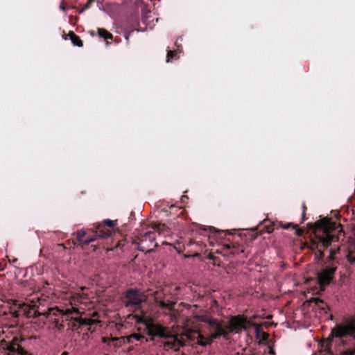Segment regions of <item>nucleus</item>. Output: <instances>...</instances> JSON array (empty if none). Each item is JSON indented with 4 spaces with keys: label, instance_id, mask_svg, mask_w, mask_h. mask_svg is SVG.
<instances>
[{
    "label": "nucleus",
    "instance_id": "obj_1",
    "mask_svg": "<svg viewBox=\"0 0 355 355\" xmlns=\"http://www.w3.org/2000/svg\"><path fill=\"white\" fill-rule=\"evenodd\" d=\"M204 318L203 320L210 327L211 333L209 337H205L197 331L178 334L173 327L171 329L160 324L155 323L145 315H141L139 321L145 324L150 336L162 339V344L164 349L178 351L180 347L186 345L188 340L196 341L198 345L205 347L210 344L213 339L222 334V327L220 323L207 316Z\"/></svg>",
    "mask_w": 355,
    "mask_h": 355
},
{
    "label": "nucleus",
    "instance_id": "obj_2",
    "mask_svg": "<svg viewBox=\"0 0 355 355\" xmlns=\"http://www.w3.org/2000/svg\"><path fill=\"white\" fill-rule=\"evenodd\" d=\"M87 290L86 287H81L78 292L70 294L69 304L71 309L67 308L64 311L58 308H51L44 315H46L48 320L55 324V327L58 329H61L62 327L60 320L61 322L66 320L69 321L68 325L72 330L85 328L88 331H93L92 327L98 322L97 320L70 316L73 312L81 313L83 311V308H78L76 306L78 303L86 304L89 301V297L87 293Z\"/></svg>",
    "mask_w": 355,
    "mask_h": 355
},
{
    "label": "nucleus",
    "instance_id": "obj_3",
    "mask_svg": "<svg viewBox=\"0 0 355 355\" xmlns=\"http://www.w3.org/2000/svg\"><path fill=\"white\" fill-rule=\"evenodd\" d=\"M44 298L35 295L27 300V302L25 303L14 302L13 306L12 307L13 315L15 317H18L21 313L28 318H35L40 315L39 311L35 309L44 305Z\"/></svg>",
    "mask_w": 355,
    "mask_h": 355
},
{
    "label": "nucleus",
    "instance_id": "obj_4",
    "mask_svg": "<svg viewBox=\"0 0 355 355\" xmlns=\"http://www.w3.org/2000/svg\"><path fill=\"white\" fill-rule=\"evenodd\" d=\"M249 326L246 320L240 315L230 317L227 321L223 320V339L228 333L239 334L242 330L248 331Z\"/></svg>",
    "mask_w": 355,
    "mask_h": 355
},
{
    "label": "nucleus",
    "instance_id": "obj_5",
    "mask_svg": "<svg viewBox=\"0 0 355 355\" xmlns=\"http://www.w3.org/2000/svg\"><path fill=\"white\" fill-rule=\"evenodd\" d=\"M146 299L147 297L144 293L131 289L126 292L123 303L125 307L135 311L141 307V304L146 302Z\"/></svg>",
    "mask_w": 355,
    "mask_h": 355
},
{
    "label": "nucleus",
    "instance_id": "obj_6",
    "mask_svg": "<svg viewBox=\"0 0 355 355\" xmlns=\"http://www.w3.org/2000/svg\"><path fill=\"white\" fill-rule=\"evenodd\" d=\"M165 229L164 225H158L154 227V231H147L145 232L140 239L139 243V249L141 251L146 250H150L152 248L155 247L157 243H155V234L157 232L161 234L162 231Z\"/></svg>",
    "mask_w": 355,
    "mask_h": 355
},
{
    "label": "nucleus",
    "instance_id": "obj_7",
    "mask_svg": "<svg viewBox=\"0 0 355 355\" xmlns=\"http://www.w3.org/2000/svg\"><path fill=\"white\" fill-rule=\"evenodd\" d=\"M335 271L336 268L329 266L318 274V280L320 286H327L330 283Z\"/></svg>",
    "mask_w": 355,
    "mask_h": 355
},
{
    "label": "nucleus",
    "instance_id": "obj_8",
    "mask_svg": "<svg viewBox=\"0 0 355 355\" xmlns=\"http://www.w3.org/2000/svg\"><path fill=\"white\" fill-rule=\"evenodd\" d=\"M203 232H205V235L208 236V239L209 240V243L211 245H214V242L217 244L220 245V231L216 230L213 227H208L207 228H204Z\"/></svg>",
    "mask_w": 355,
    "mask_h": 355
},
{
    "label": "nucleus",
    "instance_id": "obj_9",
    "mask_svg": "<svg viewBox=\"0 0 355 355\" xmlns=\"http://www.w3.org/2000/svg\"><path fill=\"white\" fill-rule=\"evenodd\" d=\"M317 237L324 248H327L331 243L338 241V237L330 234L326 229L323 231L322 236Z\"/></svg>",
    "mask_w": 355,
    "mask_h": 355
},
{
    "label": "nucleus",
    "instance_id": "obj_10",
    "mask_svg": "<svg viewBox=\"0 0 355 355\" xmlns=\"http://www.w3.org/2000/svg\"><path fill=\"white\" fill-rule=\"evenodd\" d=\"M132 338H135V340H140L141 338H142V336H141L140 335H138V334H132L130 336V338H107V337H103L102 338L103 340V342L104 343H108L110 344V342H114V341H117L119 342V343H116L117 345H121L122 343H125V340H128V341H130V339Z\"/></svg>",
    "mask_w": 355,
    "mask_h": 355
},
{
    "label": "nucleus",
    "instance_id": "obj_11",
    "mask_svg": "<svg viewBox=\"0 0 355 355\" xmlns=\"http://www.w3.org/2000/svg\"><path fill=\"white\" fill-rule=\"evenodd\" d=\"M155 302L159 304V306L162 309L165 310L171 311L173 306V303L171 302H166L165 301L161 300V297L159 296V293L158 291H156L155 293Z\"/></svg>",
    "mask_w": 355,
    "mask_h": 355
},
{
    "label": "nucleus",
    "instance_id": "obj_12",
    "mask_svg": "<svg viewBox=\"0 0 355 355\" xmlns=\"http://www.w3.org/2000/svg\"><path fill=\"white\" fill-rule=\"evenodd\" d=\"M142 22L146 24L147 26V27H148L149 28H152L153 27V26L155 25L154 24V19H153L152 20L150 19L151 18V13L150 11H143V13H142Z\"/></svg>",
    "mask_w": 355,
    "mask_h": 355
},
{
    "label": "nucleus",
    "instance_id": "obj_13",
    "mask_svg": "<svg viewBox=\"0 0 355 355\" xmlns=\"http://www.w3.org/2000/svg\"><path fill=\"white\" fill-rule=\"evenodd\" d=\"M179 40H181V41H182V38H180V39H178V40L175 42V45H176V46H177V47H178V50H177V51H169L168 52V54H167V59H166V62H169L171 61V59H172L173 58L176 57L177 53H178V52H180V51H181V50L179 49V48H180V46H179V44H178V42H179Z\"/></svg>",
    "mask_w": 355,
    "mask_h": 355
},
{
    "label": "nucleus",
    "instance_id": "obj_14",
    "mask_svg": "<svg viewBox=\"0 0 355 355\" xmlns=\"http://www.w3.org/2000/svg\"><path fill=\"white\" fill-rule=\"evenodd\" d=\"M69 36L70 37V39L74 46H83V42L80 40V39L79 38V37H78L76 35H75L73 32H70L69 33Z\"/></svg>",
    "mask_w": 355,
    "mask_h": 355
},
{
    "label": "nucleus",
    "instance_id": "obj_15",
    "mask_svg": "<svg viewBox=\"0 0 355 355\" xmlns=\"http://www.w3.org/2000/svg\"><path fill=\"white\" fill-rule=\"evenodd\" d=\"M98 33L101 37H103L105 40L112 39V35L103 28H98Z\"/></svg>",
    "mask_w": 355,
    "mask_h": 355
},
{
    "label": "nucleus",
    "instance_id": "obj_16",
    "mask_svg": "<svg viewBox=\"0 0 355 355\" xmlns=\"http://www.w3.org/2000/svg\"><path fill=\"white\" fill-rule=\"evenodd\" d=\"M313 301L316 306H318L319 309L322 310L324 313H327L326 307L327 304L320 299L319 298H314Z\"/></svg>",
    "mask_w": 355,
    "mask_h": 355
},
{
    "label": "nucleus",
    "instance_id": "obj_17",
    "mask_svg": "<svg viewBox=\"0 0 355 355\" xmlns=\"http://www.w3.org/2000/svg\"><path fill=\"white\" fill-rule=\"evenodd\" d=\"M110 235V233L109 231H99L96 232V236L101 237V238H107Z\"/></svg>",
    "mask_w": 355,
    "mask_h": 355
},
{
    "label": "nucleus",
    "instance_id": "obj_18",
    "mask_svg": "<svg viewBox=\"0 0 355 355\" xmlns=\"http://www.w3.org/2000/svg\"><path fill=\"white\" fill-rule=\"evenodd\" d=\"M210 259L213 260V264L220 266V259L219 257H216L211 253L210 254Z\"/></svg>",
    "mask_w": 355,
    "mask_h": 355
},
{
    "label": "nucleus",
    "instance_id": "obj_19",
    "mask_svg": "<svg viewBox=\"0 0 355 355\" xmlns=\"http://www.w3.org/2000/svg\"><path fill=\"white\" fill-rule=\"evenodd\" d=\"M347 261L349 262L350 264H353L355 263V254H353L352 253H349L347 255Z\"/></svg>",
    "mask_w": 355,
    "mask_h": 355
},
{
    "label": "nucleus",
    "instance_id": "obj_20",
    "mask_svg": "<svg viewBox=\"0 0 355 355\" xmlns=\"http://www.w3.org/2000/svg\"><path fill=\"white\" fill-rule=\"evenodd\" d=\"M85 231H83V230L78 231L77 232V239H78V240L79 241H83V242L84 241H83V239L85 236Z\"/></svg>",
    "mask_w": 355,
    "mask_h": 355
},
{
    "label": "nucleus",
    "instance_id": "obj_21",
    "mask_svg": "<svg viewBox=\"0 0 355 355\" xmlns=\"http://www.w3.org/2000/svg\"><path fill=\"white\" fill-rule=\"evenodd\" d=\"M280 225H281V227L282 229H284V230H288L289 229L290 227H293V229L295 228V226H293L291 223H286V224H283L282 223H280Z\"/></svg>",
    "mask_w": 355,
    "mask_h": 355
},
{
    "label": "nucleus",
    "instance_id": "obj_22",
    "mask_svg": "<svg viewBox=\"0 0 355 355\" xmlns=\"http://www.w3.org/2000/svg\"><path fill=\"white\" fill-rule=\"evenodd\" d=\"M93 1V0H89L88 2L86 3V5L84 6L83 8H82L79 12H83L84 10L88 9L90 8V5L92 3V2Z\"/></svg>",
    "mask_w": 355,
    "mask_h": 355
},
{
    "label": "nucleus",
    "instance_id": "obj_23",
    "mask_svg": "<svg viewBox=\"0 0 355 355\" xmlns=\"http://www.w3.org/2000/svg\"><path fill=\"white\" fill-rule=\"evenodd\" d=\"M105 224L107 226V227H114V222L111 220H105Z\"/></svg>",
    "mask_w": 355,
    "mask_h": 355
},
{
    "label": "nucleus",
    "instance_id": "obj_24",
    "mask_svg": "<svg viewBox=\"0 0 355 355\" xmlns=\"http://www.w3.org/2000/svg\"><path fill=\"white\" fill-rule=\"evenodd\" d=\"M95 239H96L95 237L88 238V239H87L86 240H85L83 241V243L85 244V245L89 244L90 243H92L94 241H95Z\"/></svg>",
    "mask_w": 355,
    "mask_h": 355
},
{
    "label": "nucleus",
    "instance_id": "obj_25",
    "mask_svg": "<svg viewBox=\"0 0 355 355\" xmlns=\"http://www.w3.org/2000/svg\"><path fill=\"white\" fill-rule=\"evenodd\" d=\"M336 253V250H333L332 248H331L329 250V258L330 260H332L334 259V254Z\"/></svg>",
    "mask_w": 355,
    "mask_h": 355
},
{
    "label": "nucleus",
    "instance_id": "obj_26",
    "mask_svg": "<svg viewBox=\"0 0 355 355\" xmlns=\"http://www.w3.org/2000/svg\"><path fill=\"white\" fill-rule=\"evenodd\" d=\"M223 251L225 250V249H230V248H231L230 244H226V243H223Z\"/></svg>",
    "mask_w": 355,
    "mask_h": 355
},
{
    "label": "nucleus",
    "instance_id": "obj_27",
    "mask_svg": "<svg viewBox=\"0 0 355 355\" xmlns=\"http://www.w3.org/2000/svg\"><path fill=\"white\" fill-rule=\"evenodd\" d=\"M254 329H255V331H256L257 334H259V330H260L259 326L256 325L254 327Z\"/></svg>",
    "mask_w": 355,
    "mask_h": 355
},
{
    "label": "nucleus",
    "instance_id": "obj_28",
    "mask_svg": "<svg viewBox=\"0 0 355 355\" xmlns=\"http://www.w3.org/2000/svg\"><path fill=\"white\" fill-rule=\"evenodd\" d=\"M187 197L186 196H182L181 198L182 202H184Z\"/></svg>",
    "mask_w": 355,
    "mask_h": 355
},
{
    "label": "nucleus",
    "instance_id": "obj_29",
    "mask_svg": "<svg viewBox=\"0 0 355 355\" xmlns=\"http://www.w3.org/2000/svg\"><path fill=\"white\" fill-rule=\"evenodd\" d=\"M269 353L272 354V355H275V352H274V350L271 347H270Z\"/></svg>",
    "mask_w": 355,
    "mask_h": 355
},
{
    "label": "nucleus",
    "instance_id": "obj_30",
    "mask_svg": "<svg viewBox=\"0 0 355 355\" xmlns=\"http://www.w3.org/2000/svg\"><path fill=\"white\" fill-rule=\"evenodd\" d=\"M223 234H230V231H229V230H223Z\"/></svg>",
    "mask_w": 355,
    "mask_h": 355
},
{
    "label": "nucleus",
    "instance_id": "obj_31",
    "mask_svg": "<svg viewBox=\"0 0 355 355\" xmlns=\"http://www.w3.org/2000/svg\"><path fill=\"white\" fill-rule=\"evenodd\" d=\"M60 8L62 9V10H65V8L62 5H60Z\"/></svg>",
    "mask_w": 355,
    "mask_h": 355
},
{
    "label": "nucleus",
    "instance_id": "obj_32",
    "mask_svg": "<svg viewBox=\"0 0 355 355\" xmlns=\"http://www.w3.org/2000/svg\"><path fill=\"white\" fill-rule=\"evenodd\" d=\"M319 253L320 256L323 255V252L321 250H319Z\"/></svg>",
    "mask_w": 355,
    "mask_h": 355
},
{
    "label": "nucleus",
    "instance_id": "obj_33",
    "mask_svg": "<svg viewBox=\"0 0 355 355\" xmlns=\"http://www.w3.org/2000/svg\"><path fill=\"white\" fill-rule=\"evenodd\" d=\"M328 353H329L330 355H334L333 352H331L330 350H329Z\"/></svg>",
    "mask_w": 355,
    "mask_h": 355
},
{
    "label": "nucleus",
    "instance_id": "obj_34",
    "mask_svg": "<svg viewBox=\"0 0 355 355\" xmlns=\"http://www.w3.org/2000/svg\"><path fill=\"white\" fill-rule=\"evenodd\" d=\"M62 355H67V352H64Z\"/></svg>",
    "mask_w": 355,
    "mask_h": 355
},
{
    "label": "nucleus",
    "instance_id": "obj_35",
    "mask_svg": "<svg viewBox=\"0 0 355 355\" xmlns=\"http://www.w3.org/2000/svg\"><path fill=\"white\" fill-rule=\"evenodd\" d=\"M218 251H219V249H216V252H218Z\"/></svg>",
    "mask_w": 355,
    "mask_h": 355
}]
</instances>
